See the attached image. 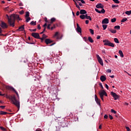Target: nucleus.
I'll return each instance as SVG.
<instances>
[{
  "mask_svg": "<svg viewBox=\"0 0 131 131\" xmlns=\"http://www.w3.org/2000/svg\"><path fill=\"white\" fill-rule=\"evenodd\" d=\"M19 14H20V15H23V14H24V11H23V10L20 11L19 12Z\"/></svg>",
  "mask_w": 131,
  "mask_h": 131,
  "instance_id": "de8ad7c7",
  "label": "nucleus"
},
{
  "mask_svg": "<svg viewBox=\"0 0 131 131\" xmlns=\"http://www.w3.org/2000/svg\"><path fill=\"white\" fill-rule=\"evenodd\" d=\"M10 98L13 105H15L19 110L20 109V101L16 99L15 95L11 96Z\"/></svg>",
  "mask_w": 131,
  "mask_h": 131,
  "instance_id": "f03ea898",
  "label": "nucleus"
},
{
  "mask_svg": "<svg viewBox=\"0 0 131 131\" xmlns=\"http://www.w3.org/2000/svg\"><path fill=\"white\" fill-rule=\"evenodd\" d=\"M19 6H20V7L23 6V3H20L19 4Z\"/></svg>",
  "mask_w": 131,
  "mask_h": 131,
  "instance_id": "680f3d73",
  "label": "nucleus"
},
{
  "mask_svg": "<svg viewBox=\"0 0 131 131\" xmlns=\"http://www.w3.org/2000/svg\"><path fill=\"white\" fill-rule=\"evenodd\" d=\"M2 32H3V29H2V28L0 27V35L1 36L4 35L3 34H2Z\"/></svg>",
  "mask_w": 131,
  "mask_h": 131,
  "instance_id": "37998d69",
  "label": "nucleus"
},
{
  "mask_svg": "<svg viewBox=\"0 0 131 131\" xmlns=\"http://www.w3.org/2000/svg\"><path fill=\"white\" fill-rule=\"evenodd\" d=\"M95 100L97 105H98V106L101 107V100L98 98V96H97V95H95Z\"/></svg>",
  "mask_w": 131,
  "mask_h": 131,
  "instance_id": "9b49d317",
  "label": "nucleus"
},
{
  "mask_svg": "<svg viewBox=\"0 0 131 131\" xmlns=\"http://www.w3.org/2000/svg\"><path fill=\"white\" fill-rule=\"evenodd\" d=\"M67 118L70 119V118H73V114L71 113L69 115L67 116Z\"/></svg>",
  "mask_w": 131,
  "mask_h": 131,
  "instance_id": "412c9836",
  "label": "nucleus"
},
{
  "mask_svg": "<svg viewBox=\"0 0 131 131\" xmlns=\"http://www.w3.org/2000/svg\"><path fill=\"white\" fill-rule=\"evenodd\" d=\"M31 25H33L34 26L36 25V21H32L30 23Z\"/></svg>",
  "mask_w": 131,
  "mask_h": 131,
  "instance_id": "7c9ffc66",
  "label": "nucleus"
},
{
  "mask_svg": "<svg viewBox=\"0 0 131 131\" xmlns=\"http://www.w3.org/2000/svg\"><path fill=\"white\" fill-rule=\"evenodd\" d=\"M116 7H118V6H116V5H112V8H116Z\"/></svg>",
  "mask_w": 131,
  "mask_h": 131,
  "instance_id": "0e129e2a",
  "label": "nucleus"
},
{
  "mask_svg": "<svg viewBox=\"0 0 131 131\" xmlns=\"http://www.w3.org/2000/svg\"><path fill=\"white\" fill-rule=\"evenodd\" d=\"M113 2L115 3V4H119L120 2L118 0H113Z\"/></svg>",
  "mask_w": 131,
  "mask_h": 131,
  "instance_id": "c9c22d12",
  "label": "nucleus"
},
{
  "mask_svg": "<svg viewBox=\"0 0 131 131\" xmlns=\"http://www.w3.org/2000/svg\"><path fill=\"white\" fill-rule=\"evenodd\" d=\"M103 42H104V46H108V47H111L112 48H114L115 45L114 43H112L108 39H104L103 40Z\"/></svg>",
  "mask_w": 131,
  "mask_h": 131,
  "instance_id": "423d86ee",
  "label": "nucleus"
},
{
  "mask_svg": "<svg viewBox=\"0 0 131 131\" xmlns=\"http://www.w3.org/2000/svg\"><path fill=\"white\" fill-rule=\"evenodd\" d=\"M105 88L107 90H109V86H108L107 84H105Z\"/></svg>",
  "mask_w": 131,
  "mask_h": 131,
  "instance_id": "6e6d98bb",
  "label": "nucleus"
},
{
  "mask_svg": "<svg viewBox=\"0 0 131 131\" xmlns=\"http://www.w3.org/2000/svg\"><path fill=\"white\" fill-rule=\"evenodd\" d=\"M111 96H112V97H113L115 100H116L119 99V95L116 94V93H115L113 92H111Z\"/></svg>",
  "mask_w": 131,
  "mask_h": 131,
  "instance_id": "6e6552de",
  "label": "nucleus"
},
{
  "mask_svg": "<svg viewBox=\"0 0 131 131\" xmlns=\"http://www.w3.org/2000/svg\"><path fill=\"white\" fill-rule=\"evenodd\" d=\"M78 4H79V6H80V7H82V4H81V3L78 2Z\"/></svg>",
  "mask_w": 131,
  "mask_h": 131,
  "instance_id": "052dcab7",
  "label": "nucleus"
},
{
  "mask_svg": "<svg viewBox=\"0 0 131 131\" xmlns=\"http://www.w3.org/2000/svg\"><path fill=\"white\" fill-rule=\"evenodd\" d=\"M42 37L44 39H46V38H47V37H48V36L46 35V34H43L42 35Z\"/></svg>",
  "mask_w": 131,
  "mask_h": 131,
  "instance_id": "4c0bfd02",
  "label": "nucleus"
},
{
  "mask_svg": "<svg viewBox=\"0 0 131 131\" xmlns=\"http://www.w3.org/2000/svg\"><path fill=\"white\" fill-rule=\"evenodd\" d=\"M89 31H90V33H91V34H92V35L94 34V30H93L92 29H90Z\"/></svg>",
  "mask_w": 131,
  "mask_h": 131,
  "instance_id": "e433bc0d",
  "label": "nucleus"
},
{
  "mask_svg": "<svg viewBox=\"0 0 131 131\" xmlns=\"http://www.w3.org/2000/svg\"><path fill=\"white\" fill-rule=\"evenodd\" d=\"M85 17H86V14L85 15H80V18L82 19V20L85 19Z\"/></svg>",
  "mask_w": 131,
  "mask_h": 131,
  "instance_id": "393cba45",
  "label": "nucleus"
},
{
  "mask_svg": "<svg viewBox=\"0 0 131 131\" xmlns=\"http://www.w3.org/2000/svg\"><path fill=\"white\" fill-rule=\"evenodd\" d=\"M38 39H40L41 42H42L43 40H45V39L42 37L41 38H38Z\"/></svg>",
  "mask_w": 131,
  "mask_h": 131,
  "instance_id": "8fccbe9b",
  "label": "nucleus"
},
{
  "mask_svg": "<svg viewBox=\"0 0 131 131\" xmlns=\"http://www.w3.org/2000/svg\"><path fill=\"white\" fill-rule=\"evenodd\" d=\"M96 57L97 58V60L99 64H100L101 66H104V63H103V60L102 59V58H101V57H100L99 55L97 54Z\"/></svg>",
  "mask_w": 131,
  "mask_h": 131,
  "instance_id": "1a4fd4ad",
  "label": "nucleus"
},
{
  "mask_svg": "<svg viewBox=\"0 0 131 131\" xmlns=\"http://www.w3.org/2000/svg\"><path fill=\"white\" fill-rule=\"evenodd\" d=\"M35 131H42L41 129H36Z\"/></svg>",
  "mask_w": 131,
  "mask_h": 131,
  "instance_id": "774afa93",
  "label": "nucleus"
},
{
  "mask_svg": "<svg viewBox=\"0 0 131 131\" xmlns=\"http://www.w3.org/2000/svg\"><path fill=\"white\" fill-rule=\"evenodd\" d=\"M44 20H45V22H46L47 23H50V22H49L48 21V18L45 17Z\"/></svg>",
  "mask_w": 131,
  "mask_h": 131,
  "instance_id": "c03bdc74",
  "label": "nucleus"
},
{
  "mask_svg": "<svg viewBox=\"0 0 131 131\" xmlns=\"http://www.w3.org/2000/svg\"><path fill=\"white\" fill-rule=\"evenodd\" d=\"M126 129H127V131H130V129H129L128 127H126Z\"/></svg>",
  "mask_w": 131,
  "mask_h": 131,
  "instance_id": "4d7b16f0",
  "label": "nucleus"
},
{
  "mask_svg": "<svg viewBox=\"0 0 131 131\" xmlns=\"http://www.w3.org/2000/svg\"><path fill=\"white\" fill-rule=\"evenodd\" d=\"M107 25H103L102 27L103 28V30H106V29L107 28Z\"/></svg>",
  "mask_w": 131,
  "mask_h": 131,
  "instance_id": "2f4dec72",
  "label": "nucleus"
},
{
  "mask_svg": "<svg viewBox=\"0 0 131 131\" xmlns=\"http://www.w3.org/2000/svg\"><path fill=\"white\" fill-rule=\"evenodd\" d=\"M45 41L46 45H50V43H52V42H53V41L50 39H46Z\"/></svg>",
  "mask_w": 131,
  "mask_h": 131,
  "instance_id": "dca6fc26",
  "label": "nucleus"
},
{
  "mask_svg": "<svg viewBox=\"0 0 131 131\" xmlns=\"http://www.w3.org/2000/svg\"><path fill=\"white\" fill-rule=\"evenodd\" d=\"M86 19H88L90 21H92V17H91L90 16H88V14H86Z\"/></svg>",
  "mask_w": 131,
  "mask_h": 131,
  "instance_id": "cd10ccee",
  "label": "nucleus"
},
{
  "mask_svg": "<svg viewBox=\"0 0 131 131\" xmlns=\"http://www.w3.org/2000/svg\"><path fill=\"white\" fill-rule=\"evenodd\" d=\"M104 118L105 119H107L108 118V116L107 115H105L104 116Z\"/></svg>",
  "mask_w": 131,
  "mask_h": 131,
  "instance_id": "864d4df0",
  "label": "nucleus"
},
{
  "mask_svg": "<svg viewBox=\"0 0 131 131\" xmlns=\"http://www.w3.org/2000/svg\"><path fill=\"white\" fill-rule=\"evenodd\" d=\"M125 14H126V15H128V16H129V15H131V10L126 11L125 12Z\"/></svg>",
  "mask_w": 131,
  "mask_h": 131,
  "instance_id": "bb28decb",
  "label": "nucleus"
},
{
  "mask_svg": "<svg viewBox=\"0 0 131 131\" xmlns=\"http://www.w3.org/2000/svg\"><path fill=\"white\" fill-rule=\"evenodd\" d=\"M30 20H31V18H30V17H27L26 21V22H28Z\"/></svg>",
  "mask_w": 131,
  "mask_h": 131,
  "instance_id": "a19ab883",
  "label": "nucleus"
},
{
  "mask_svg": "<svg viewBox=\"0 0 131 131\" xmlns=\"http://www.w3.org/2000/svg\"><path fill=\"white\" fill-rule=\"evenodd\" d=\"M111 112L112 113H114V114H116V111H115V110L112 109L111 110Z\"/></svg>",
  "mask_w": 131,
  "mask_h": 131,
  "instance_id": "79ce46f5",
  "label": "nucleus"
},
{
  "mask_svg": "<svg viewBox=\"0 0 131 131\" xmlns=\"http://www.w3.org/2000/svg\"><path fill=\"white\" fill-rule=\"evenodd\" d=\"M3 88H5L6 90H8V91H13L15 93V94L17 95L18 99H19V94H18V92L14 89V88L10 86V85H6L5 84H3Z\"/></svg>",
  "mask_w": 131,
  "mask_h": 131,
  "instance_id": "20e7f679",
  "label": "nucleus"
},
{
  "mask_svg": "<svg viewBox=\"0 0 131 131\" xmlns=\"http://www.w3.org/2000/svg\"><path fill=\"white\" fill-rule=\"evenodd\" d=\"M0 128H1V129H2V130H3V131L6 129V128H5L3 126H1Z\"/></svg>",
  "mask_w": 131,
  "mask_h": 131,
  "instance_id": "09e8293b",
  "label": "nucleus"
},
{
  "mask_svg": "<svg viewBox=\"0 0 131 131\" xmlns=\"http://www.w3.org/2000/svg\"><path fill=\"white\" fill-rule=\"evenodd\" d=\"M109 117H110V119L112 120V119H113V117L111 115H109Z\"/></svg>",
  "mask_w": 131,
  "mask_h": 131,
  "instance_id": "3c124183",
  "label": "nucleus"
},
{
  "mask_svg": "<svg viewBox=\"0 0 131 131\" xmlns=\"http://www.w3.org/2000/svg\"><path fill=\"white\" fill-rule=\"evenodd\" d=\"M83 39L84 40V41H88V38L86 37H84Z\"/></svg>",
  "mask_w": 131,
  "mask_h": 131,
  "instance_id": "49530a36",
  "label": "nucleus"
},
{
  "mask_svg": "<svg viewBox=\"0 0 131 131\" xmlns=\"http://www.w3.org/2000/svg\"><path fill=\"white\" fill-rule=\"evenodd\" d=\"M88 40L89 41H90V42H91V43H93V42H94V40H93V38H92V37H89Z\"/></svg>",
  "mask_w": 131,
  "mask_h": 131,
  "instance_id": "b1692460",
  "label": "nucleus"
},
{
  "mask_svg": "<svg viewBox=\"0 0 131 131\" xmlns=\"http://www.w3.org/2000/svg\"><path fill=\"white\" fill-rule=\"evenodd\" d=\"M38 29H41V27H40V25H38L37 27Z\"/></svg>",
  "mask_w": 131,
  "mask_h": 131,
  "instance_id": "13d9d810",
  "label": "nucleus"
},
{
  "mask_svg": "<svg viewBox=\"0 0 131 131\" xmlns=\"http://www.w3.org/2000/svg\"><path fill=\"white\" fill-rule=\"evenodd\" d=\"M108 31L111 32V33H113L114 34L116 33V32H117V31H116V30H114L112 29H108Z\"/></svg>",
  "mask_w": 131,
  "mask_h": 131,
  "instance_id": "6ab92c4d",
  "label": "nucleus"
},
{
  "mask_svg": "<svg viewBox=\"0 0 131 131\" xmlns=\"http://www.w3.org/2000/svg\"><path fill=\"white\" fill-rule=\"evenodd\" d=\"M80 13L81 15H84V14H86V11H85V10H81L80 11Z\"/></svg>",
  "mask_w": 131,
  "mask_h": 131,
  "instance_id": "4be33fe9",
  "label": "nucleus"
},
{
  "mask_svg": "<svg viewBox=\"0 0 131 131\" xmlns=\"http://www.w3.org/2000/svg\"><path fill=\"white\" fill-rule=\"evenodd\" d=\"M56 21V18L55 17H53L51 19L50 22H49V24H48L47 26V29H51V25L53 24L54 22Z\"/></svg>",
  "mask_w": 131,
  "mask_h": 131,
  "instance_id": "9d476101",
  "label": "nucleus"
},
{
  "mask_svg": "<svg viewBox=\"0 0 131 131\" xmlns=\"http://www.w3.org/2000/svg\"><path fill=\"white\" fill-rule=\"evenodd\" d=\"M115 29H118V30H119V29H120V26H116L114 27Z\"/></svg>",
  "mask_w": 131,
  "mask_h": 131,
  "instance_id": "f704fd0d",
  "label": "nucleus"
},
{
  "mask_svg": "<svg viewBox=\"0 0 131 131\" xmlns=\"http://www.w3.org/2000/svg\"><path fill=\"white\" fill-rule=\"evenodd\" d=\"M76 16H79V11L76 12Z\"/></svg>",
  "mask_w": 131,
  "mask_h": 131,
  "instance_id": "e2e57ef3",
  "label": "nucleus"
},
{
  "mask_svg": "<svg viewBox=\"0 0 131 131\" xmlns=\"http://www.w3.org/2000/svg\"><path fill=\"white\" fill-rule=\"evenodd\" d=\"M55 28H56V25H53V26L51 28H50V29H51V30H53V29H55Z\"/></svg>",
  "mask_w": 131,
  "mask_h": 131,
  "instance_id": "ea45409f",
  "label": "nucleus"
},
{
  "mask_svg": "<svg viewBox=\"0 0 131 131\" xmlns=\"http://www.w3.org/2000/svg\"><path fill=\"white\" fill-rule=\"evenodd\" d=\"M106 72H107V73H111V72H112V71L110 69H108L107 70Z\"/></svg>",
  "mask_w": 131,
  "mask_h": 131,
  "instance_id": "a18cd8bd",
  "label": "nucleus"
},
{
  "mask_svg": "<svg viewBox=\"0 0 131 131\" xmlns=\"http://www.w3.org/2000/svg\"><path fill=\"white\" fill-rule=\"evenodd\" d=\"M5 11H8L9 10V7H7L5 9Z\"/></svg>",
  "mask_w": 131,
  "mask_h": 131,
  "instance_id": "69168bd1",
  "label": "nucleus"
},
{
  "mask_svg": "<svg viewBox=\"0 0 131 131\" xmlns=\"http://www.w3.org/2000/svg\"><path fill=\"white\" fill-rule=\"evenodd\" d=\"M97 39H100V38H101V36L100 35H98L97 36Z\"/></svg>",
  "mask_w": 131,
  "mask_h": 131,
  "instance_id": "bf43d9fd",
  "label": "nucleus"
},
{
  "mask_svg": "<svg viewBox=\"0 0 131 131\" xmlns=\"http://www.w3.org/2000/svg\"><path fill=\"white\" fill-rule=\"evenodd\" d=\"M31 35L33 37H34V38H37L38 39L39 38V34L38 33H32Z\"/></svg>",
  "mask_w": 131,
  "mask_h": 131,
  "instance_id": "4468645a",
  "label": "nucleus"
},
{
  "mask_svg": "<svg viewBox=\"0 0 131 131\" xmlns=\"http://www.w3.org/2000/svg\"><path fill=\"white\" fill-rule=\"evenodd\" d=\"M53 37H56V39H59L60 38H59V32H56L53 36Z\"/></svg>",
  "mask_w": 131,
  "mask_h": 131,
  "instance_id": "a211bd4d",
  "label": "nucleus"
},
{
  "mask_svg": "<svg viewBox=\"0 0 131 131\" xmlns=\"http://www.w3.org/2000/svg\"><path fill=\"white\" fill-rule=\"evenodd\" d=\"M75 6H76V8H77L78 9H79V10H80V7H79V5H78L77 4V3L75 2Z\"/></svg>",
  "mask_w": 131,
  "mask_h": 131,
  "instance_id": "72a5a7b5",
  "label": "nucleus"
},
{
  "mask_svg": "<svg viewBox=\"0 0 131 131\" xmlns=\"http://www.w3.org/2000/svg\"><path fill=\"white\" fill-rule=\"evenodd\" d=\"M109 23V19L108 18H104L102 21V24H108Z\"/></svg>",
  "mask_w": 131,
  "mask_h": 131,
  "instance_id": "2eb2a0df",
  "label": "nucleus"
},
{
  "mask_svg": "<svg viewBox=\"0 0 131 131\" xmlns=\"http://www.w3.org/2000/svg\"><path fill=\"white\" fill-rule=\"evenodd\" d=\"M7 18L8 19V24L10 26L14 27L15 26V20H18V21H21L22 19L20 18L19 15L18 14H12L11 15L9 16L8 14L6 15Z\"/></svg>",
  "mask_w": 131,
  "mask_h": 131,
  "instance_id": "f257e3e1",
  "label": "nucleus"
},
{
  "mask_svg": "<svg viewBox=\"0 0 131 131\" xmlns=\"http://www.w3.org/2000/svg\"><path fill=\"white\" fill-rule=\"evenodd\" d=\"M112 23H114V22H116V18H114L111 19Z\"/></svg>",
  "mask_w": 131,
  "mask_h": 131,
  "instance_id": "473e14b6",
  "label": "nucleus"
},
{
  "mask_svg": "<svg viewBox=\"0 0 131 131\" xmlns=\"http://www.w3.org/2000/svg\"><path fill=\"white\" fill-rule=\"evenodd\" d=\"M100 80L103 82L106 80V77L105 76H101Z\"/></svg>",
  "mask_w": 131,
  "mask_h": 131,
  "instance_id": "aec40b11",
  "label": "nucleus"
},
{
  "mask_svg": "<svg viewBox=\"0 0 131 131\" xmlns=\"http://www.w3.org/2000/svg\"><path fill=\"white\" fill-rule=\"evenodd\" d=\"M47 25H48L47 24V23H46V24H45L43 25V27L44 28H46Z\"/></svg>",
  "mask_w": 131,
  "mask_h": 131,
  "instance_id": "5fc2aeb1",
  "label": "nucleus"
},
{
  "mask_svg": "<svg viewBox=\"0 0 131 131\" xmlns=\"http://www.w3.org/2000/svg\"><path fill=\"white\" fill-rule=\"evenodd\" d=\"M99 95L100 97V99H101L102 101L104 102V96H105V97H108V95L106 93V91L105 90H101L99 92Z\"/></svg>",
  "mask_w": 131,
  "mask_h": 131,
  "instance_id": "39448f33",
  "label": "nucleus"
},
{
  "mask_svg": "<svg viewBox=\"0 0 131 131\" xmlns=\"http://www.w3.org/2000/svg\"><path fill=\"white\" fill-rule=\"evenodd\" d=\"M58 121L59 123H61V125L62 126V127H64L66 125V122H67V121L65 120V118H58Z\"/></svg>",
  "mask_w": 131,
  "mask_h": 131,
  "instance_id": "0eeeda50",
  "label": "nucleus"
},
{
  "mask_svg": "<svg viewBox=\"0 0 131 131\" xmlns=\"http://www.w3.org/2000/svg\"><path fill=\"white\" fill-rule=\"evenodd\" d=\"M115 42H116V43H119V41L118 40V39L117 38H115L114 39Z\"/></svg>",
  "mask_w": 131,
  "mask_h": 131,
  "instance_id": "c756f323",
  "label": "nucleus"
},
{
  "mask_svg": "<svg viewBox=\"0 0 131 131\" xmlns=\"http://www.w3.org/2000/svg\"><path fill=\"white\" fill-rule=\"evenodd\" d=\"M6 114H8V113L4 111L0 112V115H6Z\"/></svg>",
  "mask_w": 131,
  "mask_h": 131,
  "instance_id": "a878e982",
  "label": "nucleus"
},
{
  "mask_svg": "<svg viewBox=\"0 0 131 131\" xmlns=\"http://www.w3.org/2000/svg\"><path fill=\"white\" fill-rule=\"evenodd\" d=\"M119 54L120 57H121V58H123L124 55H123V53L122 52V51L119 50Z\"/></svg>",
  "mask_w": 131,
  "mask_h": 131,
  "instance_id": "5701e85b",
  "label": "nucleus"
},
{
  "mask_svg": "<svg viewBox=\"0 0 131 131\" xmlns=\"http://www.w3.org/2000/svg\"><path fill=\"white\" fill-rule=\"evenodd\" d=\"M76 31L77 33H79V34H80V35H81V28H80L78 24H77V28L76 29Z\"/></svg>",
  "mask_w": 131,
  "mask_h": 131,
  "instance_id": "ddd939ff",
  "label": "nucleus"
},
{
  "mask_svg": "<svg viewBox=\"0 0 131 131\" xmlns=\"http://www.w3.org/2000/svg\"><path fill=\"white\" fill-rule=\"evenodd\" d=\"M24 26H25L24 25L21 26L17 29V31H24V29H25Z\"/></svg>",
  "mask_w": 131,
  "mask_h": 131,
  "instance_id": "f3484780",
  "label": "nucleus"
},
{
  "mask_svg": "<svg viewBox=\"0 0 131 131\" xmlns=\"http://www.w3.org/2000/svg\"><path fill=\"white\" fill-rule=\"evenodd\" d=\"M0 26L3 29H6V28H8V25H7V24H6V23H5L4 21H1V24H0Z\"/></svg>",
  "mask_w": 131,
  "mask_h": 131,
  "instance_id": "f8f14e48",
  "label": "nucleus"
},
{
  "mask_svg": "<svg viewBox=\"0 0 131 131\" xmlns=\"http://www.w3.org/2000/svg\"><path fill=\"white\" fill-rule=\"evenodd\" d=\"M89 20H85V23H86V24H89Z\"/></svg>",
  "mask_w": 131,
  "mask_h": 131,
  "instance_id": "338daca9",
  "label": "nucleus"
},
{
  "mask_svg": "<svg viewBox=\"0 0 131 131\" xmlns=\"http://www.w3.org/2000/svg\"><path fill=\"white\" fill-rule=\"evenodd\" d=\"M95 11L97 12V13H98V14H105V9H104V5L103 4L99 3L96 6ZM98 9H102L101 11H99Z\"/></svg>",
  "mask_w": 131,
  "mask_h": 131,
  "instance_id": "7ed1b4c3",
  "label": "nucleus"
},
{
  "mask_svg": "<svg viewBox=\"0 0 131 131\" xmlns=\"http://www.w3.org/2000/svg\"><path fill=\"white\" fill-rule=\"evenodd\" d=\"M29 17V12H27L26 13V18Z\"/></svg>",
  "mask_w": 131,
  "mask_h": 131,
  "instance_id": "58836bf2",
  "label": "nucleus"
},
{
  "mask_svg": "<svg viewBox=\"0 0 131 131\" xmlns=\"http://www.w3.org/2000/svg\"><path fill=\"white\" fill-rule=\"evenodd\" d=\"M79 2H81V3H82V4H85V2H84V1H83V0H80V1H79Z\"/></svg>",
  "mask_w": 131,
  "mask_h": 131,
  "instance_id": "603ef678",
  "label": "nucleus"
},
{
  "mask_svg": "<svg viewBox=\"0 0 131 131\" xmlns=\"http://www.w3.org/2000/svg\"><path fill=\"white\" fill-rule=\"evenodd\" d=\"M125 21H127V18L126 17H125V18H123L121 20V22H122V23H123L124 22H125Z\"/></svg>",
  "mask_w": 131,
  "mask_h": 131,
  "instance_id": "c85d7f7f",
  "label": "nucleus"
}]
</instances>
